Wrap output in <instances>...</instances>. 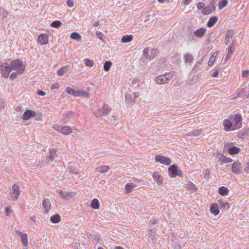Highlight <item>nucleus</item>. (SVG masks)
<instances>
[{
	"label": "nucleus",
	"instance_id": "nucleus-2",
	"mask_svg": "<svg viewBox=\"0 0 249 249\" xmlns=\"http://www.w3.org/2000/svg\"><path fill=\"white\" fill-rule=\"evenodd\" d=\"M66 91L69 94L73 95L74 97H89V94L88 91L83 90L82 89L75 90L70 87H68L66 88Z\"/></svg>",
	"mask_w": 249,
	"mask_h": 249
},
{
	"label": "nucleus",
	"instance_id": "nucleus-64",
	"mask_svg": "<svg viewBox=\"0 0 249 249\" xmlns=\"http://www.w3.org/2000/svg\"><path fill=\"white\" fill-rule=\"evenodd\" d=\"M245 170L247 172H249V162H247V166L245 168Z\"/></svg>",
	"mask_w": 249,
	"mask_h": 249
},
{
	"label": "nucleus",
	"instance_id": "nucleus-53",
	"mask_svg": "<svg viewBox=\"0 0 249 249\" xmlns=\"http://www.w3.org/2000/svg\"><path fill=\"white\" fill-rule=\"evenodd\" d=\"M222 161L225 163L231 162L232 161V160L230 158L224 157Z\"/></svg>",
	"mask_w": 249,
	"mask_h": 249
},
{
	"label": "nucleus",
	"instance_id": "nucleus-7",
	"mask_svg": "<svg viewBox=\"0 0 249 249\" xmlns=\"http://www.w3.org/2000/svg\"><path fill=\"white\" fill-rule=\"evenodd\" d=\"M0 70L1 71V75L4 78H8L10 72L12 71L11 66L6 63H2L0 65Z\"/></svg>",
	"mask_w": 249,
	"mask_h": 249
},
{
	"label": "nucleus",
	"instance_id": "nucleus-16",
	"mask_svg": "<svg viewBox=\"0 0 249 249\" xmlns=\"http://www.w3.org/2000/svg\"><path fill=\"white\" fill-rule=\"evenodd\" d=\"M44 213H48L51 208V204L49 199H45L42 202Z\"/></svg>",
	"mask_w": 249,
	"mask_h": 249
},
{
	"label": "nucleus",
	"instance_id": "nucleus-43",
	"mask_svg": "<svg viewBox=\"0 0 249 249\" xmlns=\"http://www.w3.org/2000/svg\"><path fill=\"white\" fill-rule=\"evenodd\" d=\"M62 24V22L59 20H55L53 21L51 26L53 28H58Z\"/></svg>",
	"mask_w": 249,
	"mask_h": 249
},
{
	"label": "nucleus",
	"instance_id": "nucleus-48",
	"mask_svg": "<svg viewBox=\"0 0 249 249\" xmlns=\"http://www.w3.org/2000/svg\"><path fill=\"white\" fill-rule=\"evenodd\" d=\"M196 6L198 9L203 10L205 5L203 2H199L197 3Z\"/></svg>",
	"mask_w": 249,
	"mask_h": 249
},
{
	"label": "nucleus",
	"instance_id": "nucleus-57",
	"mask_svg": "<svg viewBox=\"0 0 249 249\" xmlns=\"http://www.w3.org/2000/svg\"><path fill=\"white\" fill-rule=\"evenodd\" d=\"M59 87V84L58 83H55L52 86L51 88L52 89H58Z\"/></svg>",
	"mask_w": 249,
	"mask_h": 249
},
{
	"label": "nucleus",
	"instance_id": "nucleus-37",
	"mask_svg": "<svg viewBox=\"0 0 249 249\" xmlns=\"http://www.w3.org/2000/svg\"><path fill=\"white\" fill-rule=\"evenodd\" d=\"M56 157V150L55 149H52L49 152V159L53 160Z\"/></svg>",
	"mask_w": 249,
	"mask_h": 249
},
{
	"label": "nucleus",
	"instance_id": "nucleus-38",
	"mask_svg": "<svg viewBox=\"0 0 249 249\" xmlns=\"http://www.w3.org/2000/svg\"><path fill=\"white\" fill-rule=\"evenodd\" d=\"M196 35L194 34V31H189L187 33V37L191 40L193 41L195 39Z\"/></svg>",
	"mask_w": 249,
	"mask_h": 249
},
{
	"label": "nucleus",
	"instance_id": "nucleus-1",
	"mask_svg": "<svg viewBox=\"0 0 249 249\" xmlns=\"http://www.w3.org/2000/svg\"><path fill=\"white\" fill-rule=\"evenodd\" d=\"M10 66L12 71L16 70L19 74L23 73L25 70V66L21 60L18 59L13 60Z\"/></svg>",
	"mask_w": 249,
	"mask_h": 249
},
{
	"label": "nucleus",
	"instance_id": "nucleus-39",
	"mask_svg": "<svg viewBox=\"0 0 249 249\" xmlns=\"http://www.w3.org/2000/svg\"><path fill=\"white\" fill-rule=\"evenodd\" d=\"M150 49L149 48H145L143 51V54L146 59L150 60V54H149Z\"/></svg>",
	"mask_w": 249,
	"mask_h": 249
},
{
	"label": "nucleus",
	"instance_id": "nucleus-44",
	"mask_svg": "<svg viewBox=\"0 0 249 249\" xmlns=\"http://www.w3.org/2000/svg\"><path fill=\"white\" fill-rule=\"evenodd\" d=\"M84 61H85V63L86 65V66L90 67H92L93 66L94 62L92 60H89V59H85L84 60Z\"/></svg>",
	"mask_w": 249,
	"mask_h": 249
},
{
	"label": "nucleus",
	"instance_id": "nucleus-47",
	"mask_svg": "<svg viewBox=\"0 0 249 249\" xmlns=\"http://www.w3.org/2000/svg\"><path fill=\"white\" fill-rule=\"evenodd\" d=\"M68 168L69 169L70 172H71L73 174H78L82 172L81 170H78V169H72V167H69Z\"/></svg>",
	"mask_w": 249,
	"mask_h": 249
},
{
	"label": "nucleus",
	"instance_id": "nucleus-18",
	"mask_svg": "<svg viewBox=\"0 0 249 249\" xmlns=\"http://www.w3.org/2000/svg\"><path fill=\"white\" fill-rule=\"evenodd\" d=\"M38 42L41 45H46L48 43V37L45 34H41L38 37Z\"/></svg>",
	"mask_w": 249,
	"mask_h": 249
},
{
	"label": "nucleus",
	"instance_id": "nucleus-33",
	"mask_svg": "<svg viewBox=\"0 0 249 249\" xmlns=\"http://www.w3.org/2000/svg\"><path fill=\"white\" fill-rule=\"evenodd\" d=\"M50 220L52 223H57L60 220V216L58 214H55L51 217Z\"/></svg>",
	"mask_w": 249,
	"mask_h": 249
},
{
	"label": "nucleus",
	"instance_id": "nucleus-13",
	"mask_svg": "<svg viewBox=\"0 0 249 249\" xmlns=\"http://www.w3.org/2000/svg\"><path fill=\"white\" fill-rule=\"evenodd\" d=\"M232 172L235 174L239 175L242 171L241 164L237 161L234 162L231 166Z\"/></svg>",
	"mask_w": 249,
	"mask_h": 249
},
{
	"label": "nucleus",
	"instance_id": "nucleus-32",
	"mask_svg": "<svg viewBox=\"0 0 249 249\" xmlns=\"http://www.w3.org/2000/svg\"><path fill=\"white\" fill-rule=\"evenodd\" d=\"M70 37L71 38L74 39L77 41H80L81 40V36L78 33L74 32L72 33Z\"/></svg>",
	"mask_w": 249,
	"mask_h": 249
},
{
	"label": "nucleus",
	"instance_id": "nucleus-29",
	"mask_svg": "<svg viewBox=\"0 0 249 249\" xmlns=\"http://www.w3.org/2000/svg\"><path fill=\"white\" fill-rule=\"evenodd\" d=\"M150 60L153 59L156 56H157L159 51L157 49H152L150 51Z\"/></svg>",
	"mask_w": 249,
	"mask_h": 249
},
{
	"label": "nucleus",
	"instance_id": "nucleus-59",
	"mask_svg": "<svg viewBox=\"0 0 249 249\" xmlns=\"http://www.w3.org/2000/svg\"><path fill=\"white\" fill-rule=\"evenodd\" d=\"M125 98L126 100H127L129 102H130L132 101V98H131L129 94H126Z\"/></svg>",
	"mask_w": 249,
	"mask_h": 249
},
{
	"label": "nucleus",
	"instance_id": "nucleus-62",
	"mask_svg": "<svg viewBox=\"0 0 249 249\" xmlns=\"http://www.w3.org/2000/svg\"><path fill=\"white\" fill-rule=\"evenodd\" d=\"M192 0H184L182 2V3L184 4V5H187L189 4V3L191 2Z\"/></svg>",
	"mask_w": 249,
	"mask_h": 249
},
{
	"label": "nucleus",
	"instance_id": "nucleus-49",
	"mask_svg": "<svg viewBox=\"0 0 249 249\" xmlns=\"http://www.w3.org/2000/svg\"><path fill=\"white\" fill-rule=\"evenodd\" d=\"M215 59L214 58V55H212L208 61V64L209 66H212L215 61Z\"/></svg>",
	"mask_w": 249,
	"mask_h": 249
},
{
	"label": "nucleus",
	"instance_id": "nucleus-20",
	"mask_svg": "<svg viewBox=\"0 0 249 249\" xmlns=\"http://www.w3.org/2000/svg\"><path fill=\"white\" fill-rule=\"evenodd\" d=\"M210 212L215 215H217L219 213L218 205L216 204H213L210 208Z\"/></svg>",
	"mask_w": 249,
	"mask_h": 249
},
{
	"label": "nucleus",
	"instance_id": "nucleus-25",
	"mask_svg": "<svg viewBox=\"0 0 249 249\" xmlns=\"http://www.w3.org/2000/svg\"><path fill=\"white\" fill-rule=\"evenodd\" d=\"M57 193L59 194L62 197H63L64 198H67L68 197L70 196H72V192H63L62 190H57Z\"/></svg>",
	"mask_w": 249,
	"mask_h": 249
},
{
	"label": "nucleus",
	"instance_id": "nucleus-45",
	"mask_svg": "<svg viewBox=\"0 0 249 249\" xmlns=\"http://www.w3.org/2000/svg\"><path fill=\"white\" fill-rule=\"evenodd\" d=\"M74 115V113L72 111H68L66 112L65 114L64 120H66L69 118H72V117Z\"/></svg>",
	"mask_w": 249,
	"mask_h": 249
},
{
	"label": "nucleus",
	"instance_id": "nucleus-51",
	"mask_svg": "<svg viewBox=\"0 0 249 249\" xmlns=\"http://www.w3.org/2000/svg\"><path fill=\"white\" fill-rule=\"evenodd\" d=\"M18 74H19V73H18V71H17L16 72H12L10 75V78L11 79V80H14L18 76Z\"/></svg>",
	"mask_w": 249,
	"mask_h": 249
},
{
	"label": "nucleus",
	"instance_id": "nucleus-46",
	"mask_svg": "<svg viewBox=\"0 0 249 249\" xmlns=\"http://www.w3.org/2000/svg\"><path fill=\"white\" fill-rule=\"evenodd\" d=\"M5 211L6 212V215L8 216H10L11 214L14 213L11 207L5 208Z\"/></svg>",
	"mask_w": 249,
	"mask_h": 249
},
{
	"label": "nucleus",
	"instance_id": "nucleus-42",
	"mask_svg": "<svg viewBox=\"0 0 249 249\" xmlns=\"http://www.w3.org/2000/svg\"><path fill=\"white\" fill-rule=\"evenodd\" d=\"M235 50L234 42L232 41L231 45L228 48V52L229 53L232 54Z\"/></svg>",
	"mask_w": 249,
	"mask_h": 249
},
{
	"label": "nucleus",
	"instance_id": "nucleus-17",
	"mask_svg": "<svg viewBox=\"0 0 249 249\" xmlns=\"http://www.w3.org/2000/svg\"><path fill=\"white\" fill-rule=\"evenodd\" d=\"M194 32L196 37L201 38L206 33V29L203 27H201L195 31H194Z\"/></svg>",
	"mask_w": 249,
	"mask_h": 249
},
{
	"label": "nucleus",
	"instance_id": "nucleus-28",
	"mask_svg": "<svg viewBox=\"0 0 249 249\" xmlns=\"http://www.w3.org/2000/svg\"><path fill=\"white\" fill-rule=\"evenodd\" d=\"M133 39L132 35H126L122 37L121 41L123 43H128L132 41Z\"/></svg>",
	"mask_w": 249,
	"mask_h": 249
},
{
	"label": "nucleus",
	"instance_id": "nucleus-26",
	"mask_svg": "<svg viewBox=\"0 0 249 249\" xmlns=\"http://www.w3.org/2000/svg\"><path fill=\"white\" fill-rule=\"evenodd\" d=\"M109 167L107 165L101 166L98 167L96 170L101 173H105L107 172L109 169Z\"/></svg>",
	"mask_w": 249,
	"mask_h": 249
},
{
	"label": "nucleus",
	"instance_id": "nucleus-5",
	"mask_svg": "<svg viewBox=\"0 0 249 249\" xmlns=\"http://www.w3.org/2000/svg\"><path fill=\"white\" fill-rule=\"evenodd\" d=\"M172 75L170 73H166L156 77L155 81L158 84H163L167 83L171 78Z\"/></svg>",
	"mask_w": 249,
	"mask_h": 249
},
{
	"label": "nucleus",
	"instance_id": "nucleus-30",
	"mask_svg": "<svg viewBox=\"0 0 249 249\" xmlns=\"http://www.w3.org/2000/svg\"><path fill=\"white\" fill-rule=\"evenodd\" d=\"M229 190L227 187L221 186L218 189V193L221 196H226L228 194Z\"/></svg>",
	"mask_w": 249,
	"mask_h": 249
},
{
	"label": "nucleus",
	"instance_id": "nucleus-27",
	"mask_svg": "<svg viewBox=\"0 0 249 249\" xmlns=\"http://www.w3.org/2000/svg\"><path fill=\"white\" fill-rule=\"evenodd\" d=\"M184 59L185 62L187 63H191L193 60V56L192 54L187 53L185 54Z\"/></svg>",
	"mask_w": 249,
	"mask_h": 249
},
{
	"label": "nucleus",
	"instance_id": "nucleus-61",
	"mask_svg": "<svg viewBox=\"0 0 249 249\" xmlns=\"http://www.w3.org/2000/svg\"><path fill=\"white\" fill-rule=\"evenodd\" d=\"M37 93L39 95H41V96H44L46 95V93L44 91L41 90H38Z\"/></svg>",
	"mask_w": 249,
	"mask_h": 249
},
{
	"label": "nucleus",
	"instance_id": "nucleus-63",
	"mask_svg": "<svg viewBox=\"0 0 249 249\" xmlns=\"http://www.w3.org/2000/svg\"><path fill=\"white\" fill-rule=\"evenodd\" d=\"M231 55L232 54L228 53L225 57V61H228V60H229L230 59V58L231 57Z\"/></svg>",
	"mask_w": 249,
	"mask_h": 249
},
{
	"label": "nucleus",
	"instance_id": "nucleus-8",
	"mask_svg": "<svg viewBox=\"0 0 249 249\" xmlns=\"http://www.w3.org/2000/svg\"><path fill=\"white\" fill-rule=\"evenodd\" d=\"M111 110V108L107 105L104 104L103 106L98 110L99 116L103 117L107 115Z\"/></svg>",
	"mask_w": 249,
	"mask_h": 249
},
{
	"label": "nucleus",
	"instance_id": "nucleus-40",
	"mask_svg": "<svg viewBox=\"0 0 249 249\" xmlns=\"http://www.w3.org/2000/svg\"><path fill=\"white\" fill-rule=\"evenodd\" d=\"M228 4L227 0H221L218 4L219 9L220 10L222 9L224 7H225Z\"/></svg>",
	"mask_w": 249,
	"mask_h": 249
},
{
	"label": "nucleus",
	"instance_id": "nucleus-58",
	"mask_svg": "<svg viewBox=\"0 0 249 249\" xmlns=\"http://www.w3.org/2000/svg\"><path fill=\"white\" fill-rule=\"evenodd\" d=\"M148 233L151 235H154V234L155 233V231L153 229H149L148 230Z\"/></svg>",
	"mask_w": 249,
	"mask_h": 249
},
{
	"label": "nucleus",
	"instance_id": "nucleus-14",
	"mask_svg": "<svg viewBox=\"0 0 249 249\" xmlns=\"http://www.w3.org/2000/svg\"><path fill=\"white\" fill-rule=\"evenodd\" d=\"M36 116V112L32 110H26L22 115V119L23 120H28L31 117H34Z\"/></svg>",
	"mask_w": 249,
	"mask_h": 249
},
{
	"label": "nucleus",
	"instance_id": "nucleus-56",
	"mask_svg": "<svg viewBox=\"0 0 249 249\" xmlns=\"http://www.w3.org/2000/svg\"><path fill=\"white\" fill-rule=\"evenodd\" d=\"M219 73V71L217 70H214L213 73L212 74V76L214 77H216Z\"/></svg>",
	"mask_w": 249,
	"mask_h": 249
},
{
	"label": "nucleus",
	"instance_id": "nucleus-52",
	"mask_svg": "<svg viewBox=\"0 0 249 249\" xmlns=\"http://www.w3.org/2000/svg\"><path fill=\"white\" fill-rule=\"evenodd\" d=\"M157 219L154 217H152L149 221V224L151 225L156 224L157 223Z\"/></svg>",
	"mask_w": 249,
	"mask_h": 249
},
{
	"label": "nucleus",
	"instance_id": "nucleus-41",
	"mask_svg": "<svg viewBox=\"0 0 249 249\" xmlns=\"http://www.w3.org/2000/svg\"><path fill=\"white\" fill-rule=\"evenodd\" d=\"M112 65V63L110 61H106L104 63V69L105 71H107L109 70L111 66Z\"/></svg>",
	"mask_w": 249,
	"mask_h": 249
},
{
	"label": "nucleus",
	"instance_id": "nucleus-21",
	"mask_svg": "<svg viewBox=\"0 0 249 249\" xmlns=\"http://www.w3.org/2000/svg\"><path fill=\"white\" fill-rule=\"evenodd\" d=\"M153 178L159 183H162V179L161 178L159 172L155 171L153 174Z\"/></svg>",
	"mask_w": 249,
	"mask_h": 249
},
{
	"label": "nucleus",
	"instance_id": "nucleus-36",
	"mask_svg": "<svg viewBox=\"0 0 249 249\" xmlns=\"http://www.w3.org/2000/svg\"><path fill=\"white\" fill-rule=\"evenodd\" d=\"M201 133V130H196L188 133V136H197Z\"/></svg>",
	"mask_w": 249,
	"mask_h": 249
},
{
	"label": "nucleus",
	"instance_id": "nucleus-12",
	"mask_svg": "<svg viewBox=\"0 0 249 249\" xmlns=\"http://www.w3.org/2000/svg\"><path fill=\"white\" fill-rule=\"evenodd\" d=\"M215 10V7L213 1L211 2L209 5L205 6L203 10H202L203 14L205 15L210 14L212 12L214 11Z\"/></svg>",
	"mask_w": 249,
	"mask_h": 249
},
{
	"label": "nucleus",
	"instance_id": "nucleus-54",
	"mask_svg": "<svg viewBox=\"0 0 249 249\" xmlns=\"http://www.w3.org/2000/svg\"><path fill=\"white\" fill-rule=\"evenodd\" d=\"M67 4L70 7H72L74 5L73 2L72 0H68L67 1Z\"/></svg>",
	"mask_w": 249,
	"mask_h": 249
},
{
	"label": "nucleus",
	"instance_id": "nucleus-15",
	"mask_svg": "<svg viewBox=\"0 0 249 249\" xmlns=\"http://www.w3.org/2000/svg\"><path fill=\"white\" fill-rule=\"evenodd\" d=\"M20 194V190L19 187L16 184H14L12 186V196L17 199L18 197Z\"/></svg>",
	"mask_w": 249,
	"mask_h": 249
},
{
	"label": "nucleus",
	"instance_id": "nucleus-55",
	"mask_svg": "<svg viewBox=\"0 0 249 249\" xmlns=\"http://www.w3.org/2000/svg\"><path fill=\"white\" fill-rule=\"evenodd\" d=\"M249 74V71L246 70V71H242V76L244 77H247Z\"/></svg>",
	"mask_w": 249,
	"mask_h": 249
},
{
	"label": "nucleus",
	"instance_id": "nucleus-34",
	"mask_svg": "<svg viewBox=\"0 0 249 249\" xmlns=\"http://www.w3.org/2000/svg\"><path fill=\"white\" fill-rule=\"evenodd\" d=\"M90 206L91 208L94 209H98L99 208V201L96 198L93 199L91 201Z\"/></svg>",
	"mask_w": 249,
	"mask_h": 249
},
{
	"label": "nucleus",
	"instance_id": "nucleus-60",
	"mask_svg": "<svg viewBox=\"0 0 249 249\" xmlns=\"http://www.w3.org/2000/svg\"><path fill=\"white\" fill-rule=\"evenodd\" d=\"M202 61V59H201L199 60L198 62H197L195 65V68L198 67L201 64Z\"/></svg>",
	"mask_w": 249,
	"mask_h": 249
},
{
	"label": "nucleus",
	"instance_id": "nucleus-35",
	"mask_svg": "<svg viewBox=\"0 0 249 249\" xmlns=\"http://www.w3.org/2000/svg\"><path fill=\"white\" fill-rule=\"evenodd\" d=\"M187 188L188 190L193 192L196 191L197 189V188L196 186V185L190 181L187 184Z\"/></svg>",
	"mask_w": 249,
	"mask_h": 249
},
{
	"label": "nucleus",
	"instance_id": "nucleus-22",
	"mask_svg": "<svg viewBox=\"0 0 249 249\" xmlns=\"http://www.w3.org/2000/svg\"><path fill=\"white\" fill-rule=\"evenodd\" d=\"M224 128L226 130H229L231 128V127H233V124L230 119L224 121Z\"/></svg>",
	"mask_w": 249,
	"mask_h": 249
},
{
	"label": "nucleus",
	"instance_id": "nucleus-3",
	"mask_svg": "<svg viewBox=\"0 0 249 249\" xmlns=\"http://www.w3.org/2000/svg\"><path fill=\"white\" fill-rule=\"evenodd\" d=\"M233 124L232 129L239 128L242 125V118L240 115L239 114H234L231 115L229 118Z\"/></svg>",
	"mask_w": 249,
	"mask_h": 249
},
{
	"label": "nucleus",
	"instance_id": "nucleus-50",
	"mask_svg": "<svg viewBox=\"0 0 249 249\" xmlns=\"http://www.w3.org/2000/svg\"><path fill=\"white\" fill-rule=\"evenodd\" d=\"M96 35L97 36V37L99 38L100 40H103V37H104V35L102 33L100 32H96Z\"/></svg>",
	"mask_w": 249,
	"mask_h": 249
},
{
	"label": "nucleus",
	"instance_id": "nucleus-4",
	"mask_svg": "<svg viewBox=\"0 0 249 249\" xmlns=\"http://www.w3.org/2000/svg\"><path fill=\"white\" fill-rule=\"evenodd\" d=\"M224 148L226 151L228 152L230 155L237 154L240 152V149L234 146L232 142H227L225 143Z\"/></svg>",
	"mask_w": 249,
	"mask_h": 249
},
{
	"label": "nucleus",
	"instance_id": "nucleus-11",
	"mask_svg": "<svg viewBox=\"0 0 249 249\" xmlns=\"http://www.w3.org/2000/svg\"><path fill=\"white\" fill-rule=\"evenodd\" d=\"M17 235H18L21 240L22 243L23 245L25 247H27L28 245V236L26 233H23L21 231L18 230L16 231Z\"/></svg>",
	"mask_w": 249,
	"mask_h": 249
},
{
	"label": "nucleus",
	"instance_id": "nucleus-19",
	"mask_svg": "<svg viewBox=\"0 0 249 249\" xmlns=\"http://www.w3.org/2000/svg\"><path fill=\"white\" fill-rule=\"evenodd\" d=\"M233 36V33L232 31L229 30L227 32L225 38V43L226 45L230 42V39L232 38Z\"/></svg>",
	"mask_w": 249,
	"mask_h": 249
},
{
	"label": "nucleus",
	"instance_id": "nucleus-10",
	"mask_svg": "<svg viewBox=\"0 0 249 249\" xmlns=\"http://www.w3.org/2000/svg\"><path fill=\"white\" fill-rule=\"evenodd\" d=\"M155 160L157 162H159L166 165H169L171 163L170 159L160 155L156 156Z\"/></svg>",
	"mask_w": 249,
	"mask_h": 249
},
{
	"label": "nucleus",
	"instance_id": "nucleus-6",
	"mask_svg": "<svg viewBox=\"0 0 249 249\" xmlns=\"http://www.w3.org/2000/svg\"><path fill=\"white\" fill-rule=\"evenodd\" d=\"M169 175L173 178L176 176L181 177L182 176V172L179 169L176 165L173 164L170 166L168 169Z\"/></svg>",
	"mask_w": 249,
	"mask_h": 249
},
{
	"label": "nucleus",
	"instance_id": "nucleus-31",
	"mask_svg": "<svg viewBox=\"0 0 249 249\" xmlns=\"http://www.w3.org/2000/svg\"><path fill=\"white\" fill-rule=\"evenodd\" d=\"M137 185L132 183H129L126 184L125 185V188L127 192L130 193L132 191V190L135 188Z\"/></svg>",
	"mask_w": 249,
	"mask_h": 249
},
{
	"label": "nucleus",
	"instance_id": "nucleus-9",
	"mask_svg": "<svg viewBox=\"0 0 249 249\" xmlns=\"http://www.w3.org/2000/svg\"><path fill=\"white\" fill-rule=\"evenodd\" d=\"M55 129L59 132H61L64 135H69L72 133V130L71 128L69 126H57Z\"/></svg>",
	"mask_w": 249,
	"mask_h": 249
},
{
	"label": "nucleus",
	"instance_id": "nucleus-23",
	"mask_svg": "<svg viewBox=\"0 0 249 249\" xmlns=\"http://www.w3.org/2000/svg\"><path fill=\"white\" fill-rule=\"evenodd\" d=\"M69 70V66L66 65L62 67L61 68L59 69L57 72V74L59 76L63 75L67 71Z\"/></svg>",
	"mask_w": 249,
	"mask_h": 249
},
{
	"label": "nucleus",
	"instance_id": "nucleus-24",
	"mask_svg": "<svg viewBox=\"0 0 249 249\" xmlns=\"http://www.w3.org/2000/svg\"><path fill=\"white\" fill-rule=\"evenodd\" d=\"M218 18L216 17H213L210 18L207 23V26L209 27H213L214 24L217 21Z\"/></svg>",
	"mask_w": 249,
	"mask_h": 249
}]
</instances>
